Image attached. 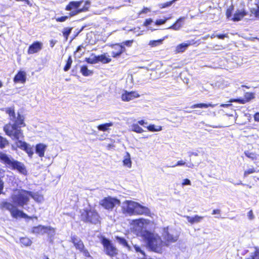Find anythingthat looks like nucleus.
<instances>
[{"label":"nucleus","instance_id":"nucleus-10","mask_svg":"<svg viewBox=\"0 0 259 259\" xmlns=\"http://www.w3.org/2000/svg\"><path fill=\"white\" fill-rule=\"evenodd\" d=\"M4 131L6 134L9 137H14L16 140H18L24 137L22 130L19 127L15 128L11 126L10 124H7L4 127Z\"/></svg>","mask_w":259,"mask_h":259},{"label":"nucleus","instance_id":"nucleus-5","mask_svg":"<svg viewBox=\"0 0 259 259\" xmlns=\"http://www.w3.org/2000/svg\"><path fill=\"white\" fill-rule=\"evenodd\" d=\"M0 208L1 209H7L9 210L12 215V217L14 218H24V219H35V220L37 219V216H32L30 217L27 214L25 213L22 210H19L16 208L15 206H14L12 203L7 201H2L0 203Z\"/></svg>","mask_w":259,"mask_h":259},{"label":"nucleus","instance_id":"nucleus-30","mask_svg":"<svg viewBox=\"0 0 259 259\" xmlns=\"http://www.w3.org/2000/svg\"><path fill=\"white\" fill-rule=\"evenodd\" d=\"M215 106V105L212 104L211 103H197L192 105L191 106V108L192 109L196 108H207L208 107H214Z\"/></svg>","mask_w":259,"mask_h":259},{"label":"nucleus","instance_id":"nucleus-54","mask_svg":"<svg viewBox=\"0 0 259 259\" xmlns=\"http://www.w3.org/2000/svg\"><path fill=\"white\" fill-rule=\"evenodd\" d=\"M152 19L151 18L146 19L143 23V25L145 27L148 26L152 22Z\"/></svg>","mask_w":259,"mask_h":259},{"label":"nucleus","instance_id":"nucleus-21","mask_svg":"<svg viewBox=\"0 0 259 259\" xmlns=\"http://www.w3.org/2000/svg\"><path fill=\"white\" fill-rule=\"evenodd\" d=\"M247 12L245 10H237L235 12L233 16L231 18V20L234 22H237L242 20L246 15Z\"/></svg>","mask_w":259,"mask_h":259},{"label":"nucleus","instance_id":"nucleus-1","mask_svg":"<svg viewBox=\"0 0 259 259\" xmlns=\"http://www.w3.org/2000/svg\"><path fill=\"white\" fill-rule=\"evenodd\" d=\"M137 235L142 238L149 250L158 253H162L164 245L158 234L146 229H141Z\"/></svg>","mask_w":259,"mask_h":259},{"label":"nucleus","instance_id":"nucleus-22","mask_svg":"<svg viewBox=\"0 0 259 259\" xmlns=\"http://www.w3.org/2000/svg\"><path fill=\"white\" fill-rule=\"evenodd\" d=\"M71 242L73 244L75 248L79 250V251L84 247V245L81 240L77 239L75 236H71Z\"/></svg>","mask_w":259,"mask_h":259},{"label":"nucleus","instance_id":"nucleus-46","mask_svg":"<svg viewBox=\"0 0 259 259\" xmlns=\"http://www.w3.org/2000/svg\"><path fill=\"white\" fill-rule=\"evenodd\" d=\"M163 39H159L158 40H153L149 41V45L151 47H156L161 44L162 42Z\"/></svg>","mask_w":259,"mask_h":259},{"label":"nucleus","instance_id":"nucleus-42","mask_svg":"<svg viewBox=\"0 0 259 259\" xmlns=\"http://www.w3.org/2000/svg\"><path fill=\"white\" fill-rule=\"evenodd\" d=\"M244 154L247 157L252 160L257 159V155L255 153L250 152L249 151H245Z\"/></svg>","mask_w":259,"mask_h":259},{"label":"nucleus","instance_id":"nucleus-36","mask_svg":"<svg viewBox=\"0 0 259 259\" xmlns=\"http://www.w3.org/2000/svg\"><path fill=\"white\" fill-rule=\"evenodd\" d=\"M234 7L233 5L230 6L226 10V16L227 19H230L232 17V13L234 11Z\"/></svg>","mask_w":259,"mask_h":259},{"label":"nucleus","instance_id":"nucleus-23","mask_svg":"<svg viewBox=\"0 0 259 259\" xmlns=\"http://www.w3.org/2000/svg\"><path fill=\"white\" fill-rule=\"evenodd\" d=\"M47 145L42 143H38L35 146V152L40 157L45 156V153L47 149Z\"/></svg>","mask_w":259,"mask_h":259},{"label":"nucleus","instance_id":"nucleus-38","mask_svg":"<svg viewBox=\"0 0 259 259\" xmlns=\"http://www.w3.org/2000/svg\"><path fill=\"white\" fill-rule=\"evenodd\" d=\"M132 131L139 134L142 133L144 132L143 128L137 123L132 125Z\"/></svg>","mask_w":259,"mask_h":259},{"label":"nucleus","instance_id":"nucleus-61","mask_svg":"<svg viewBox=\"0 0 259 259\" xmlns=\"http://www.w3.org/2000/svg\"><path fill=\"white\" fill-rule=\"evenodd\" d=\"M254 15L256 17L259 18V7H257L254 12Z\"/></svg>","mask_w":259,"mask_h":259},{"label":"nucleus","instance_id":"nucleus-52","mask_svg":"<svg viewBox=\"0 0 259 259\" xmlns=\"http://www.w3.org/2000/svg\"><path fill=\"white\" fill-rule=\"evenodd\" d=\"M16 2H23L24 3L28 6L29 7H32L33 6L32 3L30 2V0H15Z\"/></svg>","mask_w":259,"mask_h":259},{"label":"nucleus","instance_id":"nucleus-56","mask_svg":"<svg viewBox=\"0 0 259 259\" xmlns=\"http://www.w3.org/2000/svg\"><path fill=\"white\" fill-rule=\"evenodd\" d=\"M247 215H248V219L249 220H253L254 218V214L253 213V211L252 210H250L248 211Z\"/></svg>","mask_w":259,"mask_h":259},{"label":"nucleus","instance_id":"nucleus-17","mask_svg":"<svg viewBox=\"0 0 259 259\" xmlns=\"http://www.w3.org/2000/svg\"><path fill=\"white\" fill-rule=\"evenodd\" d=\"M43 47V44L39 41H35L32 42L28 47L27 54L28 55L34 54L39 52Z\"/></svg>","mask_w":259,"mask_h":259},{"label":"nucleus","instance_id":"nucleus-58","mask_svg":"<svg viewBox=\"0 0 259 259\" xmlns=\"http://www.w3.org/2000/svg\"><path fill=\"white\" fill-rule=\"evenodd\" d=\"M183 185H191V182L188 179H185L184 180L183 182L182 183Z\"/></svg>","mask_w":259,"mask_h":259},{"label":"nucleus","instance_id":"nucleus-12","mask_svg":"<svg viewBox=\"0 0 259 259\" xmlns=\"http://www.w3.org/2000/svg\"><path fill=\"white\" fill-rule=\"evenodd\" d=\"M50 231H54V229L50 226L39 225L32 228L31 233L35 235L44 234Z\"/></svg>","mask_w":259,"mask_h":259},{"label":"nucleus","instance_id":"nucleus-19","mask_svg":"<svg viewBox=\"0 0 259 259\" xmlns=\"http://www.w3.org/2000/svg\"><path fill=\"white\" fill-rule=\"evenodd\" d=\"M140 95L138 93L135 91L127 92L125 91L121 95V100L124 102L130 101L135 98H138Z\"/></svg>","mask_w":259,"mask_h":259},{"label":"nucleus","instance_id":"nucleus-49","mask_svg":"<svg viewBox=\"0 0 259 259\" xmlns=\"http://www.w3.org/2000/svg\"><path fill=\"white\" fill-rule=\"evenodd\" d=\"M134 42V40H128L124 41H123L121 43H120V44H122L124 47V46H126L128 47H131L132 46V44Z\"/></svg>","mask_w":259,"mask_h":259},{"label":"nucleus","instance_id":"nucleus-16","mask_svg":"<svg viewBox=\"0 0 259 259\" xmlns=\"http://www.w3.org/2000/svg\"><path fill=\"white\" fill-rule=\"evenodd\" d=\"M15 144L18 147L26 152L30 158L32 157L34 153L33 149L26 142L18 140L16 142Z\"/></svg>","mask_w":259,"mask_h":259},{"label":"nucleus","instance_id":"nucleus-63","mask_svg":"<svg viewBox=\"0 0 259 259\" xmlns=\"http://www.w3.org/2000/svg\"><path fill=\"white\" fill-rule=\"evenodd\" d=\"M138 123V124H139L141 125H144L145 124L147 123V122H145V121L144 120H139Z\"/></svg>","mask_w":259,"mask_h":259},{"label":"nucleus","instance_id":"nucleus-27","mask_svg":"<svg viewBox=\"0 0 259 259\" xmlns=\"http://www.w3.org/2000/svg\"><path fill=\"white\" fill-rule=\"evenodd\" d=\"M115 239L120 245L126 248L128 250H131V247L128 244V242L123 237L116 236H115Z\"/></svg>","mask_w":259,"mask_h":259},{"label":"nucleus","instance_id":"nucleus-51","mask_svg":"<svg viewBox=\"0 0 259 259\" xmlns=\"http://www.w3.org/2000/svg\"><path fill=\"white\" fill-rule=\"evenodd\" d=\"M255 171V170L254 168H249L245 170L244 172V176L246 177L247 175L254 173Z\"/></svg>","mask_w":259,"mask_h":259},{"label":"nucleus","instance_id":"nucleus-31","mask_svg":"<svg viewBox=\"0 0 259 259\" xmlns=\"http://www.w3.org/2000/svg\"><path fill=\"white\" fill-rule=\"evenodd\" d=\"M193 43H191L190 42L188 43H182L179 45L176 48V51L177 53H182L184 52L187 48L193 44Z\"/></svg>","mask_w":259,"mask_h":259},{"label":"nucleus","instance_id":"nucleus-20","mask_svg":"<svg viewBox=\"0 0 259 259\" xmlns=\"http://www.w3.org/2000/svg\"><path fill=\"white\" fill-rule=\"evenodd\" d=\"M26 81V73L24 71L20 70L15 75L13 81L15 83H24Z\"/></svg>","mask_w":259,"mask_h":259},{"label":"nucleus","instance_id":"nucleus-41","mask_svg":"<svg viewBox=\"0 0 259 259\" xmlns=\"http://www.w3.org/2000/svg\"><path fill=\"white\" fill-rule=\"evenodd\" d=\"M4 170L2 169H0V195L3 193V191L4 188V182L2 178L4 177Z\"/></svg>","mask_w":259,"mask_h":259},{"label":"nucleus","instance_id":"nucleus-15","mask_svg":"<svg viewBox=\"0 0 259 259\" xmlns=\"http://www.w3.org/2000/svg\"><path fill=\"white\" fill-rule=\"evenodd\" d=\"M254 98V93L252 92H246L244 94L243 99H231L230 100L229 102L231 103L236 102L239 104H244L247 102H249L251 100L253 99Z\"/></svg>","mask_w":259,"mask_h":259},{"label":"nucleus","instance_id":"nucleus-45","mask_svg":"<svg viewBox=\"0 0 259 259\" xmlns=\"http://www.w3.org/2000/svg\"><path fill=\"white\" fill-rule=\"evenodd\" d=\"M147 128L150 132H158L162 130L161 126L156 128L154 124H150L147 127Z\"/></svg>","mask_w":259,"mask_h":259},{"label":"nucleus","instance_id":"nucleus-33","mask_svg":"<svg viewBox=\"0 0 259 259\" xmlns=\"http://www.w3.org/2000/svg\"><path fill=\"white\" fill-rule=\"evenodd\" d=\"M123 163L124 166H126L128 168H131L132 167V161L130 155L128 152H126V155L123 160Z\"/></svg>","mask_w":259,"mask_h":259},{"label":"nucleus","instance_id":"nucleus-28","mask_svg":"<svg viewBox=\"0 0 259 259\" xmlns=\"http://www.w3.org/2000/svg\"><path fill=\"white\" fill-rule=\"evenodd\" d=\"M185 17H180L172 25L168 27V29L178 30L182 27V25L179 23L180 22H182L185 19Z\"/></svg>","mask_w":259,"mask_h":259},{"label":"nucleus","instance_id":"nucleus-13","mask_svg":"<svg viewBox=\"0 0 259 259\" xmlns=\"http://www.w3.org/2000/svg\"><path fill=\"white\" fill-rule=\"evenodd\" d=\"M123 204L122 210L124 213H126L130 215H134L137 202L132 200H125Z\"/></svg>","mask_w":259,"mask_h":259},{"label":"nucleus","instance_id":"nucleus-57","mask_svg":"<svg viewBox=\"0 0 259 259\" xmlns=\"http://www.w3.org/2000/svg\"><path fill=\"white\" fill-rule=\"evenodd\" d=\"M216 36L217 38H218L219 39H223L225 37H227V34H217L216 35Z\"/></svg>","mask_w":259,"mask_h":259},{"label":"nucleus","instance_id":"nucleus-53","mask_svg":"<svg viewBox=\"0 0 259 259\" xmlns=\"http://www.w3.org/2000/svg\"><path fill=\"white\" fill-rule=\"evenodd\" d=\"M145 220L144 219H139L133 220V224L139 225L141 223L143 224Z\"/></svg>","mask_w":259,"mask_h":259},{"label":"nucleus","instance_id":"nucleus-32","mask_svg":"<svg viewBox=\"0 0 259 259\" xmlns=\"http://www.w3.org/2000/svg\"><path fill=\"white\" fill-rule=\"evenodd\" d=\"M5 112L8 114L11 119L15 118V111L14 106L8 107L5 108L4 110Z\"/></svg>","mask_w":259,"mask_h":259},{"label":"nucleus","instance_id":"nucleus-2","mask_svg":"<svg viewBox=\"0 0 259 259\" xmlns=\"http://www.w3.org/2000/svg\"><path fill=\"white\" fill-rule=\"evenodd\" d=\"M90 5L91 3L89 1H70L65 8L66 11H70L68 15L56 18V21L58 22H63L69 18L79 13L87 12L89 10Z\"/></svg>","mask_w":259,"mask_h":259},{"label":"nucleus","instance_id":"nucleus-29","mask_svg":"<svg viewBox=\"0 0 259 259\" xmlns=\"http://www.w3.org/2000/svg\"><path fill=\"white\" fill-rule=\"evenodd\" d=\"M80 71L84 76H89L93 74V71L89 70L87 65H82L80 66Z\"/></svg>","mask_w":259,"mask_h":259},{"label":"nucleus","instance_id":"nucleus-25","mask_svg":"<svg viewBox=\"0 0 259 259\" xmlns=\"http://www.w3.org/2000/svg\"><path fill=\"white\" fill-rule=\"evenodd\" d=\"M29 197H31L33 198L36 202L38 203L41 202L44 200L43 195L38 192H33L32 191H29Z\"/></svg>","mask_w":259,"mask_h":259},{"label":"nucleus","instance_id":"nucleus-37","mask_svg":"<svg viewBox=\"0 0 259 259\" xmlns=\"http://www.w3.org/2000/svg\"><path fill=\"white\" fill-rule=\"evenodd\" d=\"M20 241L21 244L25 246H30L32 243L31 240L27 237L21 238Z\"/></svg>","mask_w":259,"mask_h":259},{"label":"nucleus","instance_id":"nucleus-18","mask_svg":"<svg viewBox=\"0 0 259 259\" xmlns=\"http://www.w3.org/2000/svg\"><path fill=\"white\" fill-rule=\"evenodd\" d=\"M134 215H145L146 216H150L151 214L150 209L146 207L143 206L137 202Z\"/></svg>","mask_w":259,"mask_h":259},{"label":"nucleus","instance_id":"nucleus-3","mask_svg":"<svg viewBox=\"0 0 259 259\" xmlns=\"http://www.w3.org/2000/svg\"><path fill=\"white\" fill-rule=\"evenodd\" d=\"M80 219L85 223L100 225L102 218L96 209L90 208L83 209L80 213Z\"/></svg>","mask_w":259,"mask_h":259},{"label":"nucleus","instance_id":"nucleus-8","mask_svg":"<svg viewBox=\"0 0 259 259\" xmlns=\"http://www.w3.org/2000/svg\"><path fill=\"white\" fill-rule=\"evenodd\" d=\"M101 242L103 246L105 253L107 255L111 258L116 257L118 254V251L116 247L111 243V241L104 237H102Z\"/></svg>","mask_w":259,"mask_h":259},{"label":"nucleus","instance_id":"nucleus-50","mask_svg":"<svg viewBox=\"0 0 259 259\" xmlns=\"http://www.w3.org/2000/svg\"><path fill=\"white\" fill-rule=\"evenodd\" d=\"M80 252H82L83 254V255L87 257H91V255L89 252V251L85 248V246L84 247V248H83L82 249H81Z\"/></svg>","mask_w":259,"mask_h":259},{"label":"nucleus","instance_id":"nucleus-14","mask_svg":"<svg viewBox=\"0 0 259 259\" xmlns=\"http://www.w3.org/2000/svg\"><path fill=\"white\" fill-rule=\"evenodd\" d=\"M110 47L113 49L111 52V55L113 58L119 57L126 51L125 47L120 43L112 44Z\"/></svg>","mask_w":259,"mask_h":259},{"label":"nucleus","instance_id":"nucleus-43","mask_svg":"<svg viewBox=\"0 0 259 259\" xmlns=\"http://www.w3.org/2000/svg\"><path fill=\"white\" fill-rule=\"evenodd\" d=\"M245 259H259V249L255 248L254 251L251 253L250 256Z\"/></svg>","mask_w":259,"mask_h":259},{"label":"nucleus","instance_id":"nucleus-34","mask_svg":"<svg viewBox=\"0 0 259 259\" xmlns=\"http://www.w3.org/2000/svg\"><path fill=\"white\" fill-rule=\"evenodd\" d=\"M113 125L112 122H109V123H105L104 124H99L97 128L99 131H102V132H105L107 131L109 129V127L110 126H111Z\"/></svg>","mask_w":259,"mask_h":259},{"label":"nucleus","instance_id":"nucleus-9","mask_svg":"<svg viewBox=\"0 0 259 259\" xmlns=\"http://www.w3.org/2000/svg\"><path fill=\"white\" fill-rule=\"evenodd\" d=\"M163 243L164 246H168L171 244L177 242L179 239V235L176 233L175 234L170 232L168 231V227L163 229Z\"/></svg>","mask_w":259,"mask_h":259},{"label":"nucleus","instance_id":"nucleus-47","mask_svg":"<svg viewBox=\"0 0 259 259\" xmlns=\"http://www.w3.org/2000/svg\"><path fill=\"white\" fill-rule=\"evenodd\" d=\"M168 19L169 18L165 17L163 19H158L155 21L154 23L156 25H161L164 24L167 21V20H168Z\"/></svg>","mask_w":259,"mask_h":259},{"label":"nucleus","instance_id":"nucleus-60","mask_svg":"<svg viewBox=\"0 0 259 259\" xmlns=\"http://www.w3.org/2000/svg\"><path fill=\"white\" fill-rule=\"evenodd\" d=\"M221 210L219 209H214L212 211V214H220L221 213Z\"/></svg>","mask_w":259,"mask_h":259},{"label":"nucleus","instance_id":"nucleus-48","mask_svg":"<svg viewBox=\"0 0 259 259\" xmlns=\"http://www.w3.org/2000/svg\"><path fill=\"white\" fill-rule=\"evenodd\" d=\"M151 11V9L147 7H143V9L139 12L138 16H140L142 14H146Z\"/></svg>","mask_w":259,"mask_h":259},{"label":"nucleus","instance_id":"nucleus-6","mask_svg":"<svg viewBox=\"0 0 259 259\" xmlns=\"http://www.w3.org/2000/svg\"><path fill=\"white\" fill-rule=\"evenodd\" d=\"M17 193L11 196L13 202L18 206L23 207L29 201V191L24 189L17 190Z\"/></svg>","mask_w":259,"mask_h":259},{"label":"nucleus","instance_id":"nucleus-55","mask_svg":"<svg viewBox=\"0 0 259 259\" xmlns=\"http://www.w3.org/2000/svg\"><path fill=\"white\" fill-rule=\"evenodd\" d=\"M185 162L183 160H179L178 161L176 164L174 165H172L171 167H175L177 166H182L184 165L185 164Z\"/></svg>","mask_w":259,"mask_h":259},{"label":"nucleus","instance_id":"nucleus-11","mask_svg":"<svg viewBox=\"0 0 259 259\" xmlns=\"http://www.w3.org/2000/svg\"><path fill=\"white\" fill-rule=\"evenodd\" d=\"M85 61L91 64H94L99 62L103 64L109 63L111 61V59L107 57L106 54H101L98 56H94L93 58H86Z\"/></svg>","mask_w":259,"mask_h":259},{"label":"nucleus","instance_id":"nucleus-62","mask_svg":"<svg viewBox=\"0 0 259 259\" xmlns=\"http://www.w3.org/2000/svg\"><path fill=\"white\" fill-rule=\"evenodd\" d=\"M231 105H232L231 104H222L220 105V107L226 108V107H228Z\"/></svg>","mask_w":259,"mask_h":259},{"label":"nucleus","instance_id":"nucleus-4","mask_svg":"<svg viewBox=\"0 0 259 259\" xmlns=\"http://www.w3.org/2000/svg\"><path fill=\"white\" fill-rule=\"evenodd\" d=\"M0 161L6 167L12 170H17L23 174L26 173V169L23 163L11 158L7 154L1 151Z\"/></svg>","mask_w":259,"mask_h":259},{"label":"nucleus","instance_id":"nucleus-7","mask_svg":"<svg viewBox=\"0 0 259 259\" xmlns=\"http://www.w3.org/2000/svg\"><path fill=\"white\" fill-rule=\"evenodd\" d=\"M99 205L105 209L111 211L115 207L120 205V201L115 197L107 196L99 201Z\"/></svg>","mask_w":259,"mask_h":259},{"label":"nucleus","instance_id":"nucleus-24","mask_svg":"<svg viewBox=\"0 0 259 259\" xmlns=\"http://www.w3.org/2000/svg\"><path fill=\"white\" fill-rule=\"evenodd\" d=\"M24 120V118L23 116L20 114H18L16 120L15 121L13 124H11V126L14 128L16 127L19 128L24 127L25 126Z\"/></svg>","mask_w":259,"mask_h":259},{"label":"nucleus","instance_id":"nucleus-26","mask_svg":"<svg viewBox=\"0 0 259 259\" xmlns=\"http://www.w3.org/2000/svg\"><path fill=\"white\" fill-rule=\"evenodd\" d=\"M187 220L188 222L190 223L191 224H193L195 223H197L200 222L203 219V217L199 216L198 215H195L193 217H191L190 216H185V217Z\"/></svg>","mask_w":259,"mask_h":259},{"label":"nucleus","instance_id":"nucleus-39","mask_svg":"<svg viewBox=\"0 0 259 259\" xmlns=\"http://www.w3.org/2000/svg\"><path fill=\"white\" fill-rule=\"evenodd\" d=\"M9 145V142L6 138L0 135V149H4Z\"/></svg>","mask_w":259,"mask_h":259},{"label":"nucleus","instance_id":"nucleus-64","mask_svg":"<svg viewBox=\"0 0 259 259\" xmlns=\"http://www.w3.org/2000/svg\"><path fill=\"white\" fill-rule=\"evenodd\" d=\"M84 28V26H82L79 30H78L77 31V32H76V34L75 35V37L77 36L78 35V34L83 30Z\"/></svg>","mask_w":259,"mask_h":259},{"label":"nucleus","instance_id":"nucleus-59","mask_svg":"<svg viewBox=\"0 0 259 259\" xmlns=\"http://www.w3.org/2000/svg\"><path fill=\"white\" fill-rule=\"evenodd\" d=\"M253 117L255 121H259V112L255 113L253 115Z\"/></svg>","mask_w":259,"mask_h":259},{"label":"nucleus","instance_id":"nucleus-40","mask_svg":"<svg viewBox=\"0 0 259 259\" xmlns=\"http://www.w3.org/2000/svg\"><path fill=\"white\" fill-rule=\"evenodd\" d=\"M72 63V60L71 56H69L67 60L65 65L63 68V70L64 71H67L71 67V64Z\"/></svg>","mask_w":259,"mask_h":259},{"label":"nucleus","instance_id":"nucleus-44","mask_svg":"<svg viewBox=\"0 0 259 259\" xmlns=\"http://www.w3.org/2000/svg\"><path fill=\"white\" fill-rule=\"evenodd\" d=\"M133 247L136 252L141 253L144 256H146V253L145 251L141 249V247L139 245L137 244H135L133 245Z\"/></svg>","mask_w":259,"mask_h":259},{"label":"nucleus","instance_id":"nucleus-35","mask_svg":"<svg viewBox=\"0 0 259 259\" xmlns=\"http://www.w3.org/2000/svg\"><path fill=\"white\" fill-rule=\"evenodd\" d=\"M72 27H65L62 31L63 36L66 40H68V36L70 34Z\"/></svg>","mask_w":259,"mask_h":259}]
</instances>
